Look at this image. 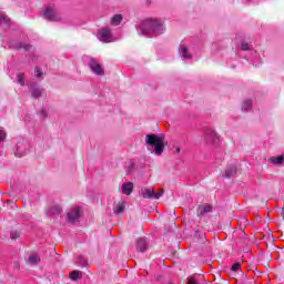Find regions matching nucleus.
<instances>
[{
  "label": "nucleus",
  "instance_id": "1",
  "mask_svg": "<svg viewBox=\"0 0 284 284\" xmlns=\"http://www.w3.org/2000/svg\"><path fill=\"white\" fill-rule=\"evenodd\" d=\"M163 32H165V24L163 20L156 18L145 19L138 27V34L142 37H160Z\"/></svg>",
  "mask_w": 284,
  "mask_h": 284
},
{
  "label": "nucleus",
  "instance_id": "2",
  "mask_svg": "<svg viewBox=\"0 0 284 284\" xmlns=\"http://www.w3.org/2000/svg\"><path fill=\"white\" fill-rule=\"evenodd\" d=\"M145 143L148 145V150L154 152L155 156H161L165 150V135L163 134H148L145 136Z\"/></svg>",
  "mask_w": 284,
  "mask_h": 284
},
{
  "label": "nucleus",
  "instance_id": "3",
  "mask_svg": "<svg viewBox=\"0 0 284 284\" xmlns=\"http://www.w3.org/2000/svg\"><path fill=\"white\" fill-rule=\"evenodd\" d=\"M97 39L101 41V43H114L116 39H114V34L112 33V28L102 27L98 30Z\"/></svg>",
  "mask_w": 284,
  "mask_h": 284
},
{
  "label": "nucleus",
  "instance_id": "4",
  "mask_svg": "<svg viewBox=\"0 0 284 284\" xmlns=\"http://www.w3.org/2000/svg\"><path fill=\"white\" fill-rule=\"evenodd\" d=\"M85 63L89 65L91 72L93 74H97V77H104L105 71L103 70V67H101V63L92 57H85L84 58Z\"/></svg>",
  "mask_w": 284,
  "mask_h": 284
},
{
  "label": "nucleus",
  "instance_id": "5",
  "mask_svg": "<svg viewBox=\"0 0 284 284\" xmlns=\"http://www.w3.org/2000/svg\"><path fill=\"white\" fill-rule=\"evenodd\" d=\"M179 57L182 61H192L194 59V45L181 43L179 47Z\"/></svg>",
  "mask_w": 284,
  "mask_h": 284
},
{
  "label": "nucleus",
  "instance_id": "6",
  "mask_svg": "<svg viewBox=\"0 0 284 284\" xmlns=\"http://www.w3.org/2000/svg\"><path fill=\"white\" fill-rule=\"evenodd\" d=\"M163 190H160L159 193L154 192V189L152 187H146V186H143L140 189V196H142V199H153L155 201H159V199L161 196H163Z\"/></svg>",
  "mask_w": 284,
  "mask_h": 284
},
{
  "label": "nucleus",
  "instance_id": "7",
  "mask_svg": "<svg viewBox=\"0 0 284 284\" xmlns=\"http://www.w3.org/2000/svg\"><path fill=\"white\" fill-rule=\"evenodd\" d=\"M44 19L47 21H61V16L57 12L54 7L50 6L44 10Z\"/></svg>",
  "mask_w": 284,
  "mask_h": 284
},
{
  "label": "nucleus",
  "instance_id": "8",
  "mask_svg": "<svg viewBox=\"0 0 284 284\" xmlns=\"http://www.w3.org/2000/svg\"><path fill=\"white\" fill-rule=\"evenodd\" d=\"M203 140L205 141L206 145H214V143L219 141V135H216V131L209 129L204 133Z\"/></svg>",
  "mask_w": 284,
  "mask_h": 284
},
{
  "label": "nucleus",
  "instance_id": "9",
  "mask_svg": "<svg viewBox=\"0 0 284 284\" xmlns=\"http://www.w3.org/2000/svg\"><path fill=\"white\" fill-rule=\"evenodd\" d=\"M81 219V209L73 207L67 213V221L69 223H77Z\"/></svg>",
  "mask_w": 284,
  "mask_h": 284
},
{
  "label": "nucleus",
  "instance_id": "10",
  "mask_svg": "<svg viewBox=\"0 0 284 284\" xmlns=\"http://www.w3.org/2000/svg\"><path fill=\"white\" fill-rule=\"evenodd\" d=\"M10 45L11 48H16V50H23L24 52H29V50L32 48L30 43L20 42V41H11Z\"/></svg>",
  "mask_w": 284,
  "mask_h": 284
},
{
  "label": "nucleus",
  "instance_id": "11",
  "mask_svg": "<svg viewBox=\"0 0 284 284\" xmlns=\"http://www.w3.org/2000/svg\"><path fill=\"white\" fill-rule=\"evenodd\" d=\"M27 152H28V144H24L21 142L17 144V148L14 151L16 156L18 158L26 156Z\"/></svg>",
  "mask_w": 284,
  "mask_h": 284
},
{
  "label": "nucleus",
  "instance_id": "12",
  "mask_svg": "<svg viewBox=\"0 0 284 284\" xmlns=\"http://www.w3.org/2000/svg\"><path fill=\"white\" fill-rule=\"evenodd\" d=\"M120 190H121L122 194H125V196H130V194H132V192H134V183L126 182L121 185Z\"/></svg>",
  "mask_w": 284,
  "mask_h": 284
},
{
  "label": "nucleus",
  "instance_id": "13",
  "mask_svg": "<svg viewBox=\"0 0 284 284\" xmlns=\"http://www.w3.org/2000/svg\"><path fill=\"white\" fill-rule=\"evenodd\" d=\"M148 250V242L144 239H139L136 241V251L145 252Z\"/></svg>",
  "mask_w": 284,
  "mask_h": 284
},
{
  "label": "nucleus",
  "instance_id": "14",
  "mask_svg": "<svg viewBox=\"0 0 284 284\" xmlns=\"http://www.w3.org/2000/svg\"><path fill=\"white\" fill-rule=\"evenodd\" d=\"M27 263L28 265H39V263H41V257H39L37 254L30 255Z\"/></svg>",
  "mask_w": 284,
  "mask_h": 284
},
{
  "label": "nucleus",
  "instance_id": "15",
  "mask_svg": "<svg viewBox=\"0 0 284 284\" xmlns=\"http://www.w3.org/2000/svg\"><path fill=\"white\" fill-rule=\"evenodd\" d=\"M121 21H123V16L122 14H114L111 18L110 23H111V26H121Z\"/></svg>",
  "mask_w": 284,
  "mask_h": 284
},
{
  "label": "nucleus",
  "instance_id": "16",
  "mask_svg": "<svg viewBox=\"0 0 284 284\" xmlns=\"http://www.w3.org/2000/svg\"><path fill=\"white\" fill-rule=\"evenodd\" d=\"M47 214H48V216H54L57 214H61V206L55 205V206L50 207L47 211Z\"/></svg>",
  "mask_w": 284,
  "mask_h": 284
},
{
  "label": "nucleus",
  "instance_id": "17",
  "mask_svg": "<svg viewBox=\"0 0 284 284\" xmlns=\"http://www.w3.org/2000/svg\"><path fill=\"white\" fill-rule=\"evenodd\" d=\"M124 211H125V203L123 202L118 203V205L113 210L114 214H123Z\"/></svg>",
  "mask_w": 284,
  "mask_h": 284
},
{
  "label": "nucleus",
  "instance_id": "18",
  "mask_svg": "<svg viewBox=\"0 0 284 284\" xmlns=\"http://www.w3.org/2000/svg\"><path fill=\"white\" fill-rule=\"evenodd\" d=\"M70 278L71 281H79L83 278V273H81L80 271H73L70 273Z\"/></svg>",
  "mask_w": 284,
  "mask_h": 284
},
{
  "label": "nucleus",
  "instance_id": "19",
  "mask_svg": "<svg viewBox=\"0 0 284 284\" xmlns=\"http://www.w3.org/2000/svg\"><path fill=\"white\" fill-rule=\"evenodd\" d=\"M283 162H284L283 155L271 158V163H273V165H283Z\"/></svg>",
  "mask_w": 284,
  "mask_h": 284
},
{
  "label": "nucleus",
  "instance_id": "20",
  "mask_svg": "<svg viewBox=\"0 0 284 284\" xmlns=\"http://www.w3.org/2000/svg\"><path fill=\"white\" fill-rule=\"evenodd\" d=\"M41 94H43V90L42 89H39V88L31 89V97L33 99H39L41 97Z\"/></svg>",
  "mask_w": 284,
  "mask_h": 284
},
{
  "label": "nucleus",
  "instance_id": "21",
  "mask_svg": "<svg viewBox=\"0 0 284 284\" xmlns=\"http://www.w3.org/2000/svg\"><path fill=\"white\" fill-rule=\"evenodd\" d=\"M234 174H236V166H229L225 170V176L226 179H230L231 176H234Z\"/></svg>",
  "mask_w": 284,
  "mask_h": 284
},
{
  "label": "nucleus",
  "instance_id": "22",
  "mask_svg": "<svg viewBox=\"0 0 284 284\" xmlns=\"http://www.w3.org/2000/svg\"><path fill=\"white\" fill-rule=\"evenodd\" d=\"M17 83H19V85H26V73L19 72L17 74Z\"/></svg>",
  "mask_w": 284,
  "mask_h": 284
},
{
  "label": "nucleus",
  "instance_id": "23",
  "mask_svg": "<svg viewBox=\"0 0 284 284\" xmlns=\"http://www.w3.org/2000/svg\"><path fill=\"white\" fill-rule=\"evenodd\" d=\"M9 234H10L11 241H17V239L21 236V233H19V231H10Z\"/></svg>",
  "mask_w": 284,
  "mask_h": 284
},
{
  "label": "nucleus",
  "instance_id": "24",
  "mask_svg": "<svg viewBox=\"0 0 284 284\" xmlns=\"http://www.w3.org/2000/svg\"><path fill=\"white\" fill-rule=\"evenodd\" d=\"M34 77H36V79H42V77H43V71H41V69L39 67L34 68Z\"/></svg>",
  "mask_w": 284,
  "mask_h": 284
},
{
  "label": "nucleus",
  "instance_id": "25",
  "mask_svg": "<svg viewBox=\"0 0 284 284\" xmlns=\"http://www.w3.org/2000/svg\"><path fill=\"white\" fill-rule=\"evenodd\" d=\"M250 108H252V100H245L242 103V110H250Z\"/></svg>",
  "mask_w": 284,
  "mask_h": 284
},
{
  "label": "nucleus",
  "instance_id": "26",
  "mask_svg": "<svg viewBox=\"0 0 284 284\" xmlns=\"http://www.w3.org/2000/svg\"><path fill=\"white\" fill-rule=\"evenodd\" d=\"M241 50H244V51L252 50V44L247 42H242Z\"/></svg>",
  "mask_w": 284,
  "mask_h": 284
},
{
  "label": "nucleus",
  "instance_id": "27",
  "mask_svg": "<svg viewBox=\"0 0 284 284\" xmlns=\"http://www.w3.org/2000/svg\"><path fill=\"white\" fill-rule=\"evenodd\" d=\"M199 210H201L202 212H212V206L211 205H207V206H200Z\"/></svg>",
  "mask_w": 284,
  "mask_h": 284
},
{
  "label": "nucleus",
  "instance_id": "28",
  "mask_svg": "<svg viewBox=\"0 0 284 284\" xmlns=\"http://www.w3.org/2000/svg\"><path fill=\"white\" fill-rule=\"evenodd\" d=\"M239 267H241V263H235L232 265L231 270L232 272H239Z\"/></svg>",
  "mask_w": 284,
  "mask_h": 284
},
{
  "label": "nucleus",
  "instance_id": "29",
  "mask_svg": "<svg viewBox=\"0 0 284 284\" xmlns=\"http://www.w3.org/2000/svg\"><path fill=\"white\" fill-rule=\"evenodd\" d=\"M6 140V133L3 131H0V143L1 141Z\"/></svg>",
  "mask_w": 284,
  "mask_h": 284
},
{
  "label": "nucleus",
  "instance_id": "30",
  "mask_svg": "<svg viewBox=\"0 0 284 284\" xmlns=\"http://www.w3.org/2000/svg\"><path fill=\"white\" fill-rule=\"evenodd\" d=\"M0 22L1 23H8V18L0 16Z\"/></svg>",
  "mask_w": 284,
  "mask_h": 284
},
{
  "label": "nucleus",
  "instance_id": "31",
  "mask_svg": "<svg viewBox=\"0 0 284 284\" xmlns=\"http://www.w3.org/2000/svg\"><path fill=\"white\" fill-rule=\"evenodd\" d=\"M281 215H282V219L284 220V206H283V209H282Z\"/></svg>",
  "mask_w": 284,
  "mask_h": 284
},
{
  "label": "nucleus",
  "instance_id": "32",
  "mask_svg": "<svg viewBox=\"0 0 284 284\" xmlns=\"http://www.w3.org/2000/svg\"><path fill=\"white\" fill-rule=\"evenodd\" d=\"M14 266H16V267H19V262H14Z\"/></svg>",
  "mask_w": 284,
  "mask_h": 284
},
{
  "label": "nucleus",
  "instance_id": "33",
  "mask_svg": "<svg viewBox=\"0 0 284 284\" xmlns=\"http://www.w3.org/2000/svg\"><path fill=\"white\" fill-rule=\"evenodd\" d=\"M176 152H181V149H180V148H178V149H176Z\"/></svg>",
  "mask_w": 284,
  "mask_h": 284
},
{
  "label": "nucleus",
  "instance_id": "34",
  "mask_svg": "<svg viewBox=\"0 0 284 284\" xmlns=\"http://www.w3.org/2000/svg\"><path fill=\"white\" fill-rule=\"evenodd\" d=\"M244 1H247V2H250V1H252V0H244Z\"/></svg>",
  "mask_w": 284,
  "mask_h": 284
}]
</instances>
